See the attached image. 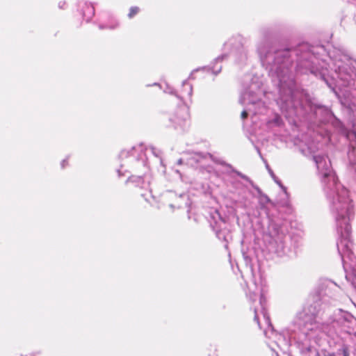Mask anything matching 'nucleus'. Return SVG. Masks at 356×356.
<instances>
[{"label":"nucleus","instance_id":"1","mask_svg":"<svg viewBox=\"0 0 356 356\" xmlns=\"http://www.w3.org/2000/svg\"><path fill=\"white\" fill-rule=\"evenodd\" d=\"M314 161L321 177L324 191L330 202L331 211L339 235L337 249L343 261L345 257H350L352 254L353 242L350 240V221L353 215V210L351 200L348 190L338 183L327 157L316 155L314 156Z\"/></svg>","mask_w":356,"mask_h":356},{"label":"nucleus","instance_id":"2","mask_svg":"<svg viewBox=\"0 0 356 356\" xmlns=\"http://www.w3.org/2000/svg\"><path fill=\"white\" fill-rule=\"evenodd\" d=\"M258 53L262 65L268 70L273 79L277 80L280 92L291 96L294 81L289 70L286 52L278 51L273 53L269 51L268 44H263L258 47Z\"/></svg>","mask_w":356,"mask_h":356},{"label":"nucleus","instance_id":"3","mask_svg":"<svg viewBox=\"0 0 356 356\" xmlns=\"http://www.w3.org/2000/svg\"><path fill=\"white\" fill-rule=\"evenodd\" d=\"M297 323L305 339L314 342L327 335L330 330L329 325L321 321L320 304L318 302L307 303L303 307L298 314Z\"/></svg>","mask_w":356,"mask_h":356},{"label":"nucleus","instance_id":"4","mask_svg":"<svg viewBox=\"0 0 356 356\" xmlns=\"http://www.w3.org/2000/svg\"><path fill=\"white\" fill-rule=\"evenodd\" d=\"M265 299L262 295L260 297V309H254V321H257L260 328H264V334L268 338L275 339V342L278 343L277 339L280 340L283 337L277 334L273 330L269 316L264 307Z\"/></svg>","mask_w":356,"mask_h":356},{"label":"nucleus","instance_id":"5","mask_svg":"<svg viewBox=\"0 0 356 356\" xmlns=\"http://www.w3.org/2000/svg\"><path fill=\"white\" fill-rule=\"evenodd\" d=\"M330 57L333 60L332 68L338 74V77L341 80L346 81L349 71L347 64V62L350 60L349 56L339 49L330 52Z\"/></svg>","mask_w":356,"mask_h":356},{"label":"nucleus","instance_id":"6","mask_svg":"<svg viewBox=\"0 0 356 356\" xmlns=\"http://www.w3.org/2000/svg\"><path fill=\"white\" fill-rule=\"evenodd\" d=\"M170 122L176 129L184 130L190 125L188 107L186 105L178 108L170 117Z\"/></svg>","mask_w":356,"mask_h":356},{"label":"nucleus","instance_id":"7","mask_svg":"<svg viewBox=\"0 0 356 356\" xmlns=\"http://www.w3.org/2000/svg\"><path fill=\"white\" fill-rule=\"evenodd\" d=\"M225 45L229 47L233 46L232 52L235 57L238 56L241 60H243L246 58V51L242 44L241 38H238L230 40Z\"/></svg>","mask_w":356,"mask_h":356},{"label":"nucleus","instance_id":"8","mask_svg":"<svg viewBox=\"0 0 356 356\" xmlns=\"http://www.w3.org/2000/svg\"><path fill=\"white\" fill-rule=\"evenodd\" d=\"M239 102L244 105V104H262V102L259 99V98L254 97L252 93L250 92H245L243 93L240 99Z\"/></svg>","mask_w":356,"mask_h":356},{"label":"nucleus","instance_id":"9","mask_svg":"<svg viewBox=\"0 0 356 356\" xmlns=\"http://www.w3.org/2000/svg\"><path fill=\"white\" fill-rule=\"evenodd\" d=\"M183 90L180 93V98L181 99H186L187 97L191 98L193 92V88L191 84L187 81H184L182 84Z\"/></svg>","mask_w":356,"mask_h":356},{"label":"nucleus","instance_id":"10","mask_svg":"<svg viewBox=\"0 0 356 356\" xmlns=\"http://www.w3.org/2000/svg\"><path fill=\"white\" fill-rule=\"evenodd\" d=\"M337 354L339 356H355L354 354H351L350 353L349 349L346 346H343L341 348L338 349Z\"/></svg>","mask_w":356,"mask_h":356},{"label":"nucleus","instance_id":"11","mask_svg":"<svg viewBox=\"0 0 356 356\" xmlns=\"http://www.w3.org/2000/svg\"><path fill=\"white\" fill-rule=\"evenodd\" d=\"M216 236L220 240L228 241L229 234L226 231H217Z\"/></svg>","mask_w":356,"mask_h":356},{"label":"nucleus","instance_id":"12","mask_svg":"<svg viewBox=\"0 0 356 356\" xmlns=\"http://www.w3.org/2000/svg\"><path fill=\"white\" fill-rule=\"evenodd\" d=\"M139 11V8L136 6L131 7L129 10V13L128 14V16L129 18L133 17L134 15H136Z\"/></svg>","mask_w":356,"mask_h":356},{"label":"nucleus","instance_id":"13","mask_svg":"<svg viewBox=\"0 0 356 356\" xmlns=\"http://www.w3.org/2000/svg\"><path fill=\"white\" fill-rule=\"evenodd\" d=\"M266 168H267V169H268V170L269 174L270 175V176L272 177V178L275 180V181L277 184H279L282 188H283V186L281 185L280 181H278V180L277 179V177H275V175H274V173H273V170L269 168V166H268V165H266Z\"/></svg>","mask_w":356,"mask_h":356},{"label":"nucleus","instance_id":"14","mask_svg":"<svg viewBox=\"0 0 356 356\" xmlns=\"http://www.w3.org/2000/svg\"><path fill=\"white\" fill-rule=\"evenodd\" d=\"M322 356H339V355L337 354V351L336 353H333L327 350H323Z\"/></svg>","mask_w":356,"mask_h":356},{"label":"nucleus","instance_id":"15","mask_svg":"<svg viewBox=\"0 0 356 356\" xmlns=\"http://www.w3.org/2000/svg\"><path fill=\"white\" fill-rule=\"evenodd\" d=\"M270 201L269 198L265 195H261L260 196V198H259V202L261 204H266L267 202H268Z\"/></svg>","mask_w":356,"mask_h":356},{"label":"nucleus","instance_id":"16","mask_svg":"<svg viewBox=\"0 0 356 356\" xmlns=\"http://www.w3.org/2000/svg\"><path fill=\"white\" fill-rule=\"evenodd\" d=\"M221 70V66H214L213 67V72L215 73V74H217L218 72H220Z\"/></svg>","mask_w":356,"mask_h":356},{"label":"nucleus","instance_id":"17","mask_svg":"<svg viewBox=\"0 0 356 356\" xmlns=\"http://www.w3.org/2000/svg\"><path fill=\"white\" fill-rule=\"evenodd\" d=\"M225 57H226V55H222L220 56H218V58H216L215 63H218L219 61L222 60L223 59L225 58Z\"/></svg>","mask_w":356,"mask_h":356},{"label":"nucleus","instance_id":"18","mask_svg":"<svg viewBox=\"0 0 356 356\" xmlns=\"http://www.w3.org/2000/svg\"><path fill=\"white\" fill-rule=\"evenodd\" d=\"M259 292V289H256V290H254V291H253V296H252V295H251V294H250V295H249V296H250V298L251 300H254V299L253 298V296H254H254H257V294Z\"/></svg>","mask_w":356,"mask_h":356},{"label":"nucleus","instance_id":"19","mask_svg":"<svg viewBox=\"0 0 356 356\" xmlns=\"http://www.w3.org/2000/svg\"><path fill=\"white\" fill-rule=\"evenodd\" d=\"M248 116V112L247 111L244 110L242 113H241V118L242 119H245Z\"/></svg>","mask_w":356,"mask_h":356},{"label":"nucleus","instance_id":"20","mask_svg":"<svg viewBox=\"0 0 356 356\" xmlns=\"http://www.w3.org/2000/svg\"><path fill=\"white\" fill-rule=\"evenodd\" d=\"M65 162H66L65 159L62 161V163H61L62 168H64V164H65Z\"/></svg>","mask_w":356,"mask_h":356},{"label":"nucleus","instance_id":"21","mask_svg":"<svg viewBox=\"0 0 356 356\" xmlns=\"http://www.w3.org/2000/svg\"><path fill=\"white\" fill-rule=\"evenodd\" d=\"M282 100L284 101V102H286L288 101L287 99L284 97H282Z\"/></svg>","mask_w":356,"mask_h":356},{"label":"nucleus","instance_id":"22","mask_svg":"<svg viewBox=\"0 0 356 356\" xmlns=\"http://www.w3.org/2000/svg\"><path fill=\"white\" fill-rule=\"evenodd\" d=\"M117 26H118V24H116L115 26H113L111 27V29H114V28H115Z\"/></svg>","mask_w":356,"mask_h":356}]
</instances>
